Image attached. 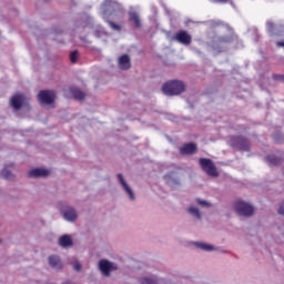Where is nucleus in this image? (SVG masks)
I'll return each mask as SVG.
<instances>
[{
	"mask_svg": "<svg viewBox=\"0 0 284 284\" xmlns=\"http://www.w3.org/2000/svg\"><path fill=\"white\" fill-rule=\"evenodd\" d=\"M78 57H79V51H73V52H71V54H70V61H71V63H77Z\"/></svg>",
	"mask_w": 284,
	"mask_h": 284,
	"instance_id": "b1692460",
	"label": "nucleus"
},
{
	"mask_svg": "<svg viewBox=\"0 0 284 284\" xmlns=\"http://www.w3.org/2000/svg\"><path fill=\"white\" fill-rule=\"evenodd\" d=\"M118 180L122 185L123 190L126 192V194H129V197L131 199V201H134V192L132 191L130 185H128V183L125 182V179H123V174L119 173Z\"/></svg>",
	"mask_w": 284,
	"mask_h": 284,
	"instance_id": "9d476101",
	"label": "nucleus"
},
{
	"mask_svg": "<svg viewBox=\"0 0 284 284\" xmlns=\"http://www.w3.org/2000/svg\"><path fill=\"white\" fill-rule=\"evenodd\" d=\"M72 244H73L72 237L70 235H62L59 239V245L61 247H71Z\"/></svg>",
	"mask_w": 284,
	"mask_h": 284,
	"instance_id": "2eb2a0df",
	"label": "nucleus"
},
{
	"mask_svg": "<svg viewBox=\"0 0 284 284\" xmlns=\"http://www.w3.org/2000/svg\"><path fill=\"white\" fill-rule=\"evenodd\" d=\"M50 175V170L47 169H33L28 172V176L31 179H39V176H49Z\"/></svg>",
	"mask_w": 284,
	"mask_h": 284,
	"instance_id": "1a4fd4ad",
	"label": "nucleus"
},
{
	"mask_svg": "<svg viewBox=\"0 0 284 284\" xmlns=\"http://www.w3.org/2000/svg\"><path fill=\"white\" fill-rule=\"evenodd\" d=\"M63 216H64L65 221H71L72 222V221H77L78 214H77V211L74 209H69L64 212Z\"/></svg>",
	"mask_w": 284,
	"mask_h": 284,
	"instance_id": "f3484780",
	"label": "nucleus"
},
{
	"mask_svg": "<svg viewBox=\"0 0 284 284\" xmlns=\"http://www.w3.org/2000/svg\"><path fill=\"white\" fill-rule=\"evenodd\" d=\"M189 214H192L193 216H196L197 219H201V212L195 206L189 207Z\"/></svg>",
	"mask_w": 284,
	"mask_h": 284,
	"instance_id": "412c9836",
	"label": "nucleus"
},
{
	"mask_svg": "<svg viewBox=\"0 0 284 284\" xmlns=\"http://www.w3.org/2000/svg\"><path fill=\"white\" fill-rule=\"evenodd\" d=\"M38 99L40 103H43L44 105H52L54 99H57V93L50 90H42L39 92Z\"/></svg>",
	"mask_w": 284,
	"mask_h": 284,
	"instance_id": "39448f33",
	"label": "nucleus"
},
{
	"mask_svg": "<svg viewBox=\"0 0 284 284\" xmlns=\"http://www.w3.org/2000/svg\"><path fill=\"white\" fill-rule=\"evenodd\" d=\"M215 3H227V0H213Z\"/></svg>",
	"mask_w": 284,
	"mask_h": 284,
	"instance_id": "7c9ffc66",
	"label": "nucleus"
},
{
	"mask_svg": "<svg viewBox=\"0 0 284 284\" xmlns=\"http://www.w3.org/2000/svg\"><path fill=\"white\" fill-rule=\"evenodd\" d=\"M278 214L284 215V205L283 204L278 209Z\"/></svg>",
	"mask_w": 284,
	"mask_h": 284,
	"instance_id": "c85d7f7f",
	"label": "nucleus"
},
{
	"mask_svg": "<svg viewBox=\"0 0 284 284\" xmlns=\"http://www.w3.org/2000/svg\"><path fill=\"white\" fill-rule=\"evenodd\" d=\"M199 205H202V207H212V204L207 203L205 200H196Z\"/></svg>",
	"mask_w": 284,
	"mask_h": 284,
	"instance_id": "393cba45",
	"label": "nucleus"
},
{
	"mask_svg": "<svg viewBox=\"0 0 284 284\" xmlns=\"http://www.w3.org/2000/svg\"><path fill=\"white\" fill-rule=\"evenodd\" d=\"M175 41L178 43H181L182 45H191L192 44V36L185 31V30H180L174 34Z\"/></svg>",
	"mask_w": 284,
	"mask_h": 284,
	"instance_id": "423d86ee",
	"label": "nucleus"
},
{
	"mask_svg": "<svg viewBox=\"0 0 284 284\" xmlns=\"http://www.w3.org/2000/svg\"><path fill=\"white\" fill-rule=\"evenodd\" d=\"M231 145L235 148V150H241V152H250V140L244 136H232L231 138Z\"/></svg>",
	"mask_w": 284,
	"mask_h": 284,
	"instance_id": "7ed1b4c3",
	"label": "nucleus"
},
{
	"mask_svg": "<svg viewBox=\"0 0 284 284\" xmlns=\"http://www.w3.org/2000/svg\"><path fill=\"white\" fill-rule=\"evenodd\" d=\"M162 91L166 97H178L185 92V83L179 80H172L163 84Z\"/></svg>",
	"mask_w": 284,
	"mask_h": 284,
	"instance_id": "f257e3e1",
	"label": "nucleus"
},
{
	"mask_svg": "<svg viewBox=\"0 0 284 284\" xmlns=\"http://www.w3.org/2000/svg\"><path fill=\"white\" fill-rule=\"evenodd\" d=\"M70 92L73 97V99H75V101H83V99H85V93H83V91L72 87L70 88Z\"/></svg>",
	"mask_w": 284,
	"mask_h": 284,
	"instance_id": "4468645a",
	"label": "nucleus"
},
{
	"mask_svg": "<svg viewBox=\"0 0 284 284\" xmlns=\"http://www.w3.org/2000/svg\"><path fill=\"white\" fill-rule=\"evenodd\" d=\"M26 101V95L17 93L11 98V106L13 110H21L23 108V102Z\"/></svg>",
	"mask_w": 284,
	"mask_h": 284,
	"instance_id": "6e6552de",
	"label": "nucleus"
},
{
	"mask_svg": "<svg viewBox=\"0 0 284 284\" xmlns=\"http://www.w3.org/2000/svg\"><path fill=\"white\" fill-rule=\"evenodd\" d=\"M129 20L133 23L134 28H141V18L139 17V13L131 12L129 14Z\"/></svg>",
	"mask_w": 284,
	"mask_h": 284,
	"instance_id": "dca6fc26",
	"label": "nucleus"
},
{
	"mask_svg": "<svg viewBox=\"0 0 284 284\" xmlns=\"http://www.w3.org/2000/svg\"><path fill=\"white\" fill-rule=\"evenodd\" d=\"M234 207L240 216H252L254 214V206L243 201L235 202Z\"/></svg>",
	"mask_w": 284,
	"mask_h": 284,
	"instance_id": "20e7f679",
	"label": "nucleus"
},
{
	"mask_svg": "<svg viewBox=\"0 0 284 284\" xmlns=\"http://www.w3.org/2000/svg\"><path fill=\"white\" fill-rule=\"evenodd\" d=\"M199 163L203 172H205V174L213 178L219 176V171H216V165L211 159L202 158L200 159Z\"/></svg>",
	"mask_w": 284,
	"mask_h": 284,
	"instance_id": "f03ea898",
	"label": "nucleus"
},
{
	"mask_svg": "<svg viewBox=\"0 0 284 284\" xmlns=\"http://www.w3.org/2000/svg\"><path fill=\"white\" fill-rule=\"evenodd\" d=\"M0 176L7 181H12V179H14V174H12V172L8 171L6 168L1 171Z\"/></svg>",
	"mask_w": 284,
	"mask_h": 284,
	"instance_id": "6ab92c4d",
	"label": "nucleus"
},
{
	"mask_svg": "<svg viewBox=\"0 0 284 284\" xmlns=\"http://www.w3.org/2000/svg\"><path fill=\"white\" fill-rule=\"evenodd\" d=\"M73 270H75V272H81V263L75 262V263L73 264Z\"/></svg>",
	"mask_w": 284,
	"mask_h": 284,
	"instance_id": "bb28decb",
	"label": "nucleus"
},
{
	"mask_svg": "<svg viewBox=\"0 0 284 284\" xmlns=\"http://www.w3.org/2000/svg\"><path fill=\"white\" fill-rule=\"evenodd\" d=\"M49 265L53 267V270H61L63 267L61 258H59L57 255L49 256Z\"/></svg>",
	"mask_w": 284,
	"mask_h": 284,
	"instance_id": "ddd939ff",
	"label": "nucleus"
},
{
	"mask_svg": "<svg viewBox=\"0 0 284 284\" xmlns=\"http://www.w3.org/2000/svg\"><path fill=\"white\" fill-rule=\"evenodd\" d=\"M274 81H284V75L283 74H273Z\"/></svg>",
	"mask_w": 284,
	"mask_h": 284,
	"instance_id": "a878e982",
	"label": "nucleus"
},
{
	"mask_svg": "<svg viewBox=\"0 0 284 284\" xmlns=\"http://www.w3.org/2000/svg\"><path fill=\"white\" fill-rule=\"evenodd\" d=\"M266 161H267L268 165L281 164V158H276V155H267Z\"/></svg>",
	"mask_w": 284,
	"mask_h": 284,
	"instance_id": "a211bd4d",
	"label": "nucleus"
},
{
	"mask_svg": "<svg viewBox=\"0 0 284 284\" xmlns=\"http://www.w3.org/2000/svg\"><path fill=\"white\" fill-rule=\"evenodd\" d=\"M197 150L199 148L194 142H189L180 148V154H182V156H192V154H196Z\"/></svg>",
	"mask_w": 284,
	"mask_h": 284,
	"instance_id": "0eeeda50",
	"label": "nucleus"
},
{
	"mask_svg": "<svg viewBox=\"0 0 284 284\" xmlns=\"http://www.w3.org/2000/svg\"><path fill=\"white\" fill-rule=\"evenodd\" d=\"M141 284H159V282H156V280H152L150 277H143L140 280Z\"/></svg>",
	"mask_w": 284,
	"mask_h": 284,
	"instance_id": "4be33fe9",
	"label": "nucleus"
},
{
	"mask_svg": "<svg viewBox=\"0 0 284 284\" xmlns=\"http://www.w3.org/2000/svg\"><path fill=\"white\" fill-rule=\"evenodd\" d=\"M195 245L200 248V250H204L205 252H212V250H214L213 245L210 244H205V243H195Z\"/></svg>",
	"mask_w": 284,
	"mask_h": 284,
	"instance_id": "aec40b11",
	"label": "nucleus"
},
{
	"mask_svg": "<svg viewBox=\"0 0 284 284\" xmlns=\"http://www.w3.org/2000/svg\"><path fill=\"white\" fill-rule=\"evenodd\" d=\"M62 284H74V283H72V282H70V281H67V282H64V283H62Z\"/></svg>",
	"mask_w": 284,
	"mask_h": 284,
	"instance_id": "2f4dec72",
	"label": "nucleus"
},
{
	"mask_svg": "<svg viewBox=\"0 0 284 284\" xmlns=\"http://www.w3.org/2000/svg\"><path fill=\"white\" fill-rule=\"evenodd\" d=\"M106 22L109 23L110 28H112V30H116L118 32H120L121 30V26L114 23L113 21L106 20Z\"/></svg>",
	"mask_w": 284,
	"mask_h": 284,
	"instance_id": "5701e85b",
	"label": "nucleus"
},
{
	"mask_svg": "<svg viewBox=\"0 0 284 284\" xmlns=\"http://www.w3.org/2000/svg\"><path fill=\"white\" fill-rule=\"evenodd\" d=\"M119 68L120 70H130V68H132V64L130 62V55L122 54L119 58Z\"/></svg>",
	"mask_w": 284,
	"mask_h": 284,
	"instance_id": "f8f14e48",
	"label": "nucleus"
},
{
	"mask_svg": "<svg viewBox=\"0 0 284 284\" xmlns=\"http://www.w3.org/2000/svg\"><path fill=\"white\" fill-rule=\"evenodd\" d=\"M277 48H284V41L276 42Z\"/></svg>",
	"mask_w": 284,
	"mask_h": 284,
	"instance_id": "c756f323",
	"label": "nucleus"
},
{
	"mask_svg": "<svg viewBox=\"0 0 284 284\" xmlns=\"http://www.w3.org/2000/svg\"><path fill=\"white\" fill-rule=\"evenodd\" d=\"M267 29L270 32H274V22H267Z\"/></svg>",
	"mask_w": 284,
	"mask_h": 284,
	"instance_id": "cd10ccee",
	"label": "nucleus"
},
{
	"mask_svg": "<svg viewBox=\"0 0 284 284\" xmlns=\"http://www.w3.org/2000/svg\"><path fill=\"white\" fill-rule=\"evenodd\" d=\"M99 267L104 276H110V272H112V263L110 261L101 260Z\"/></svg>",
	"mask_w": 284,
	"mask_h": 284,
	"instance_id": "9b49d317",
	"label": "nucleus"
}]
</instances>
